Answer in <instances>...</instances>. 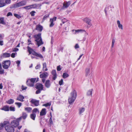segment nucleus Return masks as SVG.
Wrapping results in <instances>:
<instances>
[{"mask_svg": "<svg viewBox=\"0 0 132 132\" xmlns=\"http://www.w3.org/2000/svg\"><path fill=\"white\" fill-rule=\"evenodd\" d=\"M9 122L7 121H4L3 123L0 124V130L2 129L4 126L5 130L7 132H14V128L10 125Z\"/></svg>", "mask_w": 132, "mask_h": 132, "instance_id": "1", "label": "nucleus"}, {"mask_svg": "<svg viewBox=\"0 0 132 132\" xmlns=\"http://www.w3.org/2000/svg\"><path fill=\"white\" fill-rule=\"evenodd\" d=\"M77 96L76 91L73 90L71 93V97H69L68 100V102L70 104H71L75 101Z\"/></svg>", "mask_w": 132, "mask_h": 132, "instance_id": "2", "label": "nucleus"}, {"mask_svg": "<svg viewBox=\"0 0 132 132\" xmlns=\"http://www.w3.org/2000/svg\"><path fill=\"white\" fill-rule=\"evenodd\" d=\"M26 4V2L24 1H22L18 3L15 4L13 5L12 6V7L13 8H16L21 6H24Z\"/></svg>", "mask_w": 132, "mask_h": 132, "instance_id": "3", "label": "nucleus"}, {"mask_svg": "<svg viewBox=\"0 0 132 132\" xmlns=\"http://www.w3.org/2000/svg\"><path fill=\"white\" fill-rule=\"evenodd\" d=\"M10 64L11 62L10 61L6 60L3 61L2 63V65L4 69H7L9 67Z\"/></svg>", "mask_w": 132, "mask_h": 132, "instance_id": "4", "label": "nucleus"}, {"mask_svg": "<svg viewBox=\"0 0 132 132\" xmlns=\"http://www.w3.org/2000/svg\"><path fill=\"white\" fill-rule=\"evenodd\" d=\"M19 120H18V118L16 120H13L11 122V125L12 126L16 127L19 125Z\"/></svg>", "mask_w": 132, "mask_h": 132, "instance_id": "5", "label": "nucleus"}, {"mask_svg": "<svg viewBox=\"0 0 132 132\" xmlns=\"http://www.w3.org/2000/svg\"><path fill=\"white\" fill-rule=\"evenodd\" d=\"M41 35V34L39 33L34 36V38L35 39V41H42Z\"/></svg>", "mask_w": 132, "mask_h": 132, "instance_id": "6", "label": "nucleus"}, {"mask_svg": "<svg viewBox=\"0 0 132 132\" xmlns=\"http://www.w3.org/2000/svg\"><path fill=\"white\" fill-rule=\"evenodd\" d=\"M56 19L57 18L56 17H54L53 18L50 19V24L49 25L50 27H52L54 26V22L56 21Z\"/></svg>", "mask_w": 132, "mask_h": 132, "instance_id": "7", "label": "nucleus"}, {"mask_svg": "<svg viewBox=\"0 0 132 132\" xmlns=\"http://www.w3.org/2000/svg\"><path fill=\"white\" fill-rule=\"evenodd\" d=\"M30 102L35 106H37L39 104V101L34 99H32Z\"/></svg>", "mask_w": 132, "mask_h": 132, "instance_id": "8", "label": "nucleus"}, {"mask_svg": "<svg viewBox=\"0 0 132 132\" xmlns=\"http://www.w3.org/2000/svg\"><path fill=\"white\" fill-rule=\"evenodd\" d=\"M43 29V27L40 24L36 26V29L38 31L41 32Z\"/></svg>", "mask_w": 132, "mask_h": 132, "instance_id": "9", "label": "nucleus"}, {"mask_svg": "<svg viewBox=\"0 0 132 132\" xmlns=\"http://www.w3.org/2000/svg\"><path fill=\"white\" fill-rule=\"evenodd\" d=\"M43 85L41 84L37 83L36 85V88L37 89L43 90Z\"/></svg>", "mask_w": 132, "mask_h": 132, "instance_id": "10", "label": "nucleus"}, {"mask_svg": "<svg viewBox=\"0 0 132 132\" xmlns=\"http://www.w3.org/2000/svg\"><path fill=\"white\" fill-rule=\"evenodd\" d=\"M31 54H32L33 55L38 57L41 59H42L43 58V57L41 54L37 53L34 50L32 52Z\"/></svg>", "mask_w": 132, "mask_h": 132, "instance_id": "11", "label": "nucleus"}, {"mask_svg": "<svg viewBox=\"0 0 132 132\" xmlns=\"http://www.w3.org/2000/svg\"><path fill=\"white\" fill-rule=\"evenodd\" d=\"M27 114L26 112H23L22 113V116L18 118V119L20 121L22 119H25L27 117Z\"/></svg>", "mask_w": 132, "mask_h": 132, "instance_id": "12", "label": "nucleus"}, {"mask_svg": "<svg viewBox=\"0 0 132 132\" xmlns=\"http://www.w3.org/2000/svg\"><path fill=\"white\" fill-rule=\"evenodd\" d=\"M51 73L53 75V80H55L57 77V75L56 73V70H53Z\"/></svg>", "mask_w": 132, "mask_h": 132, "instance_id": "13", "label": "nucleus"}, {"mask_svg": "<svg viewBox=\"0 0 132 132\" xmlns=\"http://www.w3.org/2000/svg\"><path fill=\"white\" fill-rule=\"evenodd\" d=\"M48 76V73L47 72H44L40 75V78L45 79Z\"/></svg>", "mask_w": 132, "mask_h": 132, "instance_id": "14", "label": "nucleus"}, {"mask_svg": "<svg viewBox=\"0 0 132 132\" xmlns=\"http://www.w3.org/2000/svg\"><path fill=\"white\" fill-rule=\"evenodd\" d=\"M24 98V97L21 95H20L17 97L16 100L21 102H23L24 101L23 99Z\"/></svg>", "mask_w": 132, "mask_h": 132, "instance_id": "15", "label": "nucleus"}, {"mask_svg": "<svg viewBox=\"0 0 132 132\" xmlns=\"http://www.w3.org/2000/svg\"><path fill=\"white\" fill-rule=\"evenodd\" d=\"M50 82V81L49 80H47L46 81L45 84V86L46 88H49L50 87L51 85Z\"/></svg>", "mask_w": 132, "mask_h": 132, "instance_id": "16", "label": "nucleus"}, {"mask_svg": "<svg viewBox=\"0 0 132 132\" xmlns=\"http://www.w3.org/2000/svg\"><path fill=\"white\" fill-rule=\"evenodd\" d=\"M71 2L70 1L64 2L63 4V7L64 8H67L69 6Z\"/></svg>", "mask_w": 132, "mask_h": 132, "instance_id": "17", "label": "nucleus"}, {"mask_svg": "<svg viewBox=\"0 0 132 132\" xmlns=\"http://www.w3.org/2000/svg\"><path fill=\"white\" fill-rule=\"evenodd\" d=\"M10 55L9 53H4L2 55H1V58L3 57H9L10 56Z\"/></svg>", "mask_w": 132, "mask_h": 132, "instance_id": "18", "label": "nucleus"}, {"mask_svg": "<svg viewBox=\"0 0 132 132\" xmlns=\"http://www.w3.org/2000/svg\"><path fill=\"white\" fill-rule=\"evenodd\" d=\"M36 79L35 78H31V79H28V81L31 82V84H30L31 86H33L34 85V83Z\"/></svg>", "mask_w": 132, "mask_h": 132, "instance_id": "19", "label": "nucleus"}, {"mask_svg": "<svg viewBox=\"0 0 132 132\" xmlns=\"http://www.w3.org/2000/svg\"><path fill=\"white\" fill-rule=\"evenodd\" d=\"M6 5L5 0H0V7H3Z\"/></svg>", "mask_w": 132, "mask_h": 132, "instance_id": "20", "label": "nucleus"}, {"mask_svg": "<svg viewBox=\"0 0 132 132\" xmlns=\"http://www.w3.org/2000/svg\"><path fill=\"white\" fill-rule=\"evenodd\" d=\"M117 23L119 28V29H121L122 30H123V26L120 23V21L119 20H118L117 21Z\"/></svg>", "mask_w": 132, "mask_h": 132, "instance_id": "21", "label": "nucleus"}, {"mask_svg": "<svg viewBox=\"0 0 132 132\" xmlns=\"http://www.w3.org/2000/svg\"><path fill=\"white\" fill-rule=\"evenodd\" d=\"M46 109H43L40 113V115L41 116H43L46 114Z\"/></svg>", "mask_w": 132, "mask_h": 132, "instance_id": "22", "label": "nucleus"}, {"mask_svg": "<svg viewBox=\"0 0 132 132\" xmlns=\"http://www.w3.org/2000/svg\"><path fill=\"white\" fill-rule=\"evenodd\" d=\"M35 6L34 7H36V6H37L36 5H29L27 6H25L23 7L24 9H30L32 8H33V6Z\"/></svg>", "mask_w": 132, "mask_h": 132, "instance_id": "23", "label": "nucleus"}, {"mask_svg": "<svg viewBox=\"0 0 132 132\" xmlns=\"http://www.w3.org/2000/svg\"><path fill=\"white\" fill-rule=\"evenodd\" d=\"M0 23L3 25L6 24V23L4 20V18H0Z\"/></svg>", "mask_w": 132, "mask_h": 132, "instance_id": "24", "label": "nucleus"}, {"mask_svg": "<svg viewBox=\"0 0 132 132\" xmlns=\"http://www.w3.org/2000/svg\"><path fill=\"white\" fill-rule=\"evenodd\" d=\"M43 70L44 71H47L48 70L47 68L46 67V63H43Z\"/></svg>", "mask_w": 132, "mask_h": 132, "instance_id": "25", "label": "nucleus"}, {"mask_svg": "<svg viewBox=\"0 0 132 132\" xmlns=\"http://www.w3.org/2000/svg\"><path fill=\"white\" fill-rule=\"evenodd\" d=\"M82 31V30H72V31L73 32V33L74 34H76L79 33V32H81Z\"/></svg>", "mask_w": 132, "mask_h": 132, "instance_id": "26", "label": "nucleus"}, {"mask_svg": "<svg viewBox=\"0 0 132 132\" xmlns=\"http://www.w3.org/2000/svg\"><path fill=\"white\" fill-rule=\"evenodd\" d=\"M83 20L84 22H86L87 23L90 21H91V19L88 18H86L83 19Z\"/></svg>", "mask_w": 132, "mask_h": 132, "instance_id": "27", "label": "nucleus"}, {"mask_svg": "<svg viewBox=\"0 0 132 132\" xmlns=\"http://www.w3.org/2000/svg\"><path fill=\"white\" fill-rule=\"evenodd\" d=\"M32 110L31 108L30 107H26L25 108L24 110L27 111L28 113H30L31 112V111Z\"/></svg>", "mask_w": 132, "mask_h": 132, "instance_id": "28", "label": "nucleus"}, {"mask_svg": "<svg viewBox=\"0 0 132 132\" xmlns=\"http://www.w3.org/2000/svg\"><path fill=\"white\" fill-rule=\"evenodd\" d=\"M2 110L5 111H8L9 110V108L7 106H5L3 107Z\"/></svg>", "mask_w": 132, "mask_h": 132, "instance_id": "29", "label": "nucleus"}, {"mask_svg": "<svg viewBox=\"0 0 132 132\" xmlns=\"http://www.w3.org/2000/svg\"><path fill=\"white\" fill-rule=\"evenodd\" d=\"M85 108H81L79 109V113L80 114H81L82 113H83L85 110Z\"/></svg>", "mask_w": 132, "mask_h": 132, "instance_id": "30", "label": "nucleus"}, {"mask_svg": "<svg viewBox=\"0 0 132 132\" xmlns=\"http://www.w3.org/2000/svg\"><path fill=\"white\" fill-rule=\"evenodd\" d=\"M14 102L13 100L11 99L6 101V103L9 104H13Z\"/></svg>", "mask_w": 132, "mask_h": 132, "instance_id": "31", "label": "nucleus"}, {"mask_svg": "<svg viewBox=\"0 0 132 132\" xmlns=\"http://www.w3.org/2000/svg\"><path fill=\"white\" fill-rule=\"evenodd\" d=\"M31 118L33 120H35L36 117V114L35 113H32L30 115Z\"/></svg>", "mask_w": 132, "mask_h": 132, "instance_id": "32", "label": "nucleus"}, {"mask_svg": "<svg viewBox=\"0 0 132 132\" xmlns=\"http://www.w3.org/2000/svg\"><path fill=\"white\" fill-rule=\"evenodd\" d=\"M27 48L28 49V50L29 53V54H31L32 52V51H33V50L29 46L27 47Z\"/></svg>", "mask_w": 132, "mask_h": 132, "instance_id": "33", "label": "nucleus"}, {"mask_svg": "<svg viewBox=\"0 0 132 132\" xmlns=\"http://www.w3.org/2000/svg\"><path fill=\"white\" fill-rule=\"evenodd\" d=\"M69 76L68 74L66 72L64 73L62 75V77L64 78L68 77Z\"/></svg>", "mask_w": 132, "mask_h": 132, "instance_id": "34", "label": "nucleus"}, {"mask_svg": "<svg viewBox=\"0 0 132 132\" xmlns=\"http://www.w3.org/2000/svg\"><path fill=\"white\" fill-rule=\"evenodd\" d=\"M37 112H38V113H39V111L36 108H34L32 111V113H35H35Z\"/></svg>", "mask_w": 132, "mask_h": 132, "instance_id": "35", "label": "nucleus"}, {"mask_svg": "<svg viewBox=\"0 0 132 132\" xmlns=\"http://www.w3.org/2000/svg\"><path fill=\"white\" fill-rule=\"evenodd\" d=\"M92 89L89 90L87 93V95L88 96L92 95Z\"/></svg>", "mask_w": 132, "mask_h": 132, "instance_id": "36", "label": "nucleus"}, {"mask_svg": "<svg viewBox=\"0 0 132 132\" xmlns=\"http://www.w3.org/2000/svg\"><path fill=\"white\" fill-rule=\"evenodd\" d=\"M49 15L48 14H46L44 16L43 19V21H44L49 16Z\"/></svg>", "mask_w": 132, "mask_h": 132, "instance_id": "37", "label": "nucleus"}, {"mask_svg": "<svg viewBox=\"0 0 132 132\" xmlns=\"http://www.w3.org/2000/svg\"><path fill=\"white\" fill-rule=\"evenodd\" d=\"M90 72V69L89 68H87L86 70V75H88L89 73Z\"/></svg>", "mask_w": 132, "mask_h": 132, "instance_id": "38", "label": "nucleus"}, {"mask_svg": "<svg viewBox=\"0 0 132 132\" xmlns=\"http://www.w3.org/2000/svg\"><path fill=\"white\" fill-rule=\"evenodd\" d=\"M43 44V42H37L36 44L38 45V47L40 46Z\"/></svg>", "mask_w": 132, "mask_h": 132, "instance_id": "39", "label": "nucleus"}, {"mask_svg": "<svg viewBox=\"0 0 132 132\" xmlns=\"http://www.w3.org/2000/svg\"><path fill=\"white\" fill-rule=\"evenodd\" d=\"M15 104L18 106L19 108H20L22 105V103H21L16 102Z\"/></svg>", "mask_w": 132, "mask_h": 132, "instance_id": "40", "label": "nucleus"}, {"mask_svg": "<svg viewBox=\"0 0 132 132\" xmlns=\"http://www.w3.org/2000/svg\"><path fill=\"white\" fill-rule=\"evenodd\" d=\"M10 111H15V108L14 107L10 106Z\"/></svg>", "mask_w": 132, "mask_h": 132, "instance_id": "41", "label": "nucleus"}, {"mask_svg": "<svg viewBox=\"0 0 132 132\" xmlns=\"http://www.w3.org/2000/svg\"><path fill=\"white\" fill-rule=\"evenodd\" d=\"M14 15L15 17L18 19H20L21 18V16L19 14H14Z\"/></svg>", "mask_w": 132, "mask_h": 132, "instance_id": "42", "label": "nucleus"}, {"mask_svg": "<svg viewBox=\"0 0 132 132\" xmlns=\"http://www.w3.org/2000/svg\"><path fill=\"white\" fill-rule=\"evenodd\" d=\"M63 83V80L62 79H61L59 81V84L60 85H62Z\"/></svg>", "mask_w": 132, "mask_h": 132, "instance_id": "43", "label": "nucleus"}, {"mask_svg": "<svg viewBox=\"0 0 132 132\" xmlns=\"http://www.w3.org/2000/svg\"><path fill=\"white\" fill-rule=\"evenodd\" d=\"M36 13V12L34 11H32L30 13V14H31V15L32 16H33L35 15V13Z\"/></svg>", "mask_w": 132, "mask_h": 132, "instance_id": "44", "label": "nucleus"}, {"mask_svg": "<svg viewBox=\"0 0 132 132\" xmlns=\"http://www.w3.org/2000/svg\"><path fill=\"white\" fill-rule=\"evenodd\" d=\"M51 105V104L50 103H47L46 104H44L43 105V106H50Z\"/></svg>", "mask_w": 132, "mask_h": 132, "instance_id": "45", "label": "nucleus"}, {"mask_svg": "<svg viewBox=\"0 0 132 132\" xmlns=\"http://www.w3.org/2000/svg\"><path fill=\"white\" fill-rule=\"evenodd\" d=\"M4 70L2 68L0 69V74H3L4 73Z\"/></svg>", "mask_w": 132, "mask_h": 132, "instance_id": "46", "label": "nucleus"}, {"mask_svg": "<svg viewBox=\"0 0 132 132\" xmlns=\"http://www.w3.org/2000/svg\"><path fill=\"white\" fill-rule=\"evenodd\" d=\"M31 82H29L28 81V80H27V85L29 86H31L30 85V84H31Z\"/></svg>", "mask_w": 132, "mask_h": 132, "instance_id": "47", "label": "nucleus"}, {"mask_svg": "<svg viewBox=\"0 0 132 132\" xmlns=\"http://www.w3.org/2000/svg\"><path fill=\"white\" fill-rule=\"evenodd\" d=\"M40 64H38L35 67V69H37L40 68Z\"/></svg>", "mask_w": 132, "mask_h": 132, "instance_id": "48", "label": "nucleus"}, {"mask_svg": "<svg viewBox=\"0 0 132 132\" xmlns=\"http://www.w3.org/2000/svg\"><path fill=\"white\" fill-rule=\"evenodd\" d=\"M11 2V0H5V4H10Z\"/></svg>", "mask_w": 132, "mask_h": 132, "instance_id": "49", "label": "nucleus"}, {"mask_svg": "<svg viewBox=\"0 0 132 132\" xmlns=\"http://www.w3.org/2000/svg\"><path fill=\"white\" fill-rule=\"evenodd\" d=\"M16 54V53H13L11 54V57L13 58H14L15 57V55Z\"/></svg>", "mask_w": 132, "mask_h": 132, "instance_id": "50", "label": "nucleus"}, {"mask_svg": "<svg viewBox=\"0 0 132 132\" xmlns=\"http://www.w3.org/2000/svg\"><path fill=\"white\" fill-rule=\"evenodd\" d=\"M42 90H40L39 89H38L36 92V93L37 94L40 93L41 91Z\"/></svg>", "mask_w": 132, "mask_h": 132, "instance_id": "51", "label": "nucleus"}, {"mask_svg": "<svg viewBox=\"0 0 132 132\" xmlns=\"http://www.w3.org/2000/svg\"><path fill=\"white\" fill-rule=\"evenodd\" d=\"M19 49L18 48H15L12 49V51L13 52H16L18 51Z\"/></svg>", "mask_w": 132, "mask_h": 132, "instance_id": "52", "label": "nucleus"}, {"mask_svg": "<svg viewBox=\"0 0 132 132\" xmlns=\"http://www.w3.org/2000/svg\"><path fill=\"white\" fill-rule=\"evenodd\" d=\"M57 71H60L61 70V69L60 68V65H59L57 66Z\"/></svg>", "mask_w": 132, "mask_h": 132, "instance_id": "53", "label": "nucleus"}, {"mask_svg": "<svg viewBox=\"0 0 132 132\" xmlns=\"http://www.w3.org/2000/svg\"><path fill=\"white\" fill-rule=\"evenodd\" d=\"M12 15V13L11 12H9L8 13L7 16H11Z\"/></svg>", "mask_w": 132, "mask_h": 132, "instance_id": "54", "label": "nucleus"}, {"mask_svg": "<svg viewBox=\"0 0 132 132\" xmlns=\"http://www.w3.org/2000/svg\"><path fill=\"white\" fill-rule=\"evenodd\" d=\"M50 123V124H52L53 123L52 118L51 117H50L49 121Z\"/></svg>", "mask_w": 132, "mask_h": 132, "instance_id": "55", "label": "nucleus"}, {"mask_svg": "<svg viewBox=\"0 0 132 132\" xmlns=\"http://www.w3.org/2000/svg\"><path fill=\"white\" fill-rule=\"evenodd\" d=\"M87 24L88 25L89 27H90L92 26V23L91 22V21H90Z\"/></svg>", "mask_w": 132, "mask_h": 132, "instance_id": "56", "label": "nucleus"}, {"mask_svg": "<svg viewBox=\"0 0 132 132\" xmlns=\"http://www.w3.org/2000/svg\"><path fill=\"white\" fill-rule=\"evenodd\" d=\"M108 9V8L107 7L105 8L104 9V11L106 15H107V12Z\"/></svg>", "mask_w": 132, "mask_h": 132, "instance_id": "57", "label": "nucleus"}, {"mask_svg": "<svg viewBox=\"0 0 132 132\" xmlns=\"http://www.w3.org/2000/svg\"><path fill=\"white\" fill-rule=\"evenodd\" d=\"M75 49H77L79 48V45L77 44H76L75 46Z\"/></svg>", "mask_w": 132, "mask_h": 132, "instance_id": "58", "label": "nucleus"}, {"mask_svg": "<svg viewBox=\"0 0 132 132\" xmlns=\"http://www.w3.org/2000/svg\"><path fill=\"white\" fill-rule=\"evenodd\" d=\"M20 63V61H18L16 62V63L17 64V65L18 67H19V65Z\"/></svg>", "mask_w": 132, "mask_h": 132, "instance_id": "59", "label": "nucleus"}, {"mask_svg": "<svg viewBox=\"0 0 132 132\" xmlns=\"http://www.w3.org/2000/svg\"><path fill=\"white\" fill-rule=\"evenodd\" d=\"M3 37L1 35H0V41H3Z\"/></svg>", "mask_w": 132, "mask_h": 132, "instance_id": "60", "label": "nucleus"}, {"mask_svg": "<svg viewBox=\"0 0 132 132\" xmlns=\"http://www.w3.org/2000/svg\"><path fill=\"white\" fill-rule=\"evenodd\" d=\"M27 88L26 87H24L23 86H22V90H25Z\"/></svg>", "mask_w": 132, "mask_h": 132, "instance_id": "61", "label": "nucleus"}, {"mask_svg": "<svg viewBox=\"0 0 132 132\" xmlns=\"http://www.w3.org/2000/svg\"><path fill=\"white\" fill-rule=\"evenodd\" d=\"M23 132H30V131L27 129H24Z\"/></svg>", "mask_w": 132, "mask_h": 132, "instance_id": "62", "label": "nucleus"}, {"mask_svg": "<svg viewBox=\"0 0 132 132\" xmlns=\"http://www.w3.org/2000/svg\"><path fill=\"white\" fill-rule=\"evenodd\" d=\"M83 55V54H82L81 55H80L79 58H78L77 60L78 61V60H79L81 58V57Z\"/></svg>", "mask_w": 132, "mask_h": 132, "instance_id": "63", "label": "nucleus"}, {"mask_svg": "<svg viewBox=\"0 0 132 132\" xmlns=\"http://www.w3.org/2000/svg\"><path fill=\"white\" fill-rule=\"evenodd\" d=\"M3 85L2 84V83H1L0 84V89H2L3 88Z\"/></svg>", "mask_w": 132, "mask_h": 132, "instance_id": "64", "label": "nucleus"}]
</instances>
